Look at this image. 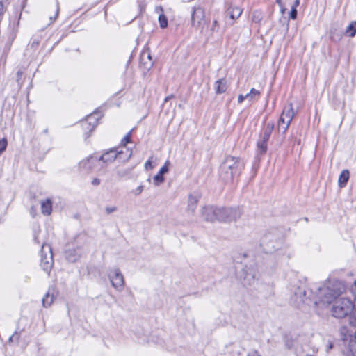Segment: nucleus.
I'll use <instances>...</instances> for the list:
<instances>
[{"label":"nucleus","instance_id":"obj_1","mask_svg":"<svg viewBox=\"0 0 356 356\" xmlns=\"http://www.w3.org/2000/svg\"><path fill=\"white\" fill-rule=\"evenodd\" d=\"M345 290V286L339 281L330 282L327 286L318 288V300L316 305H327L332 302V316L336 318H343L352 315L355 305L352 300L346 298H337Z\"/></svg>","mask_w":356,"mask_h":356},{"label":"nucleus","instance_id":"obj_2","mask_svg":"<svg viewBox=\"0 0 356 356\" xmlns=\"http://www.w3.org/2000/svg\"><path fill=\"white\" fill-rule=\"evenodd\" d=\"M243 166V163L240 158L232 156H227L220 165V176L225 182L232 181L234 177L240 175Z\"/></svg>","mask_w":356,"mask_h":356},{"label":"nucleus","instance_id":"obj_3","mask_svg":"<svg viewBox=\"0 0 356 356\" xmlns=\"http://www.w3.org/2000/svg\"><path fill=\"white\" fill-rule=\"evenodd\" d=\"M123 153L124 152L122 150L118 151L117 148H111L106 151L101 156L97 158L98 163L102 161L103 164L107 165L112 163L115 159H118L123 162L129 161L132 155V151L127 149V156L124 159L121 156Z\"/></svg>","mask_w":356,"mask_h":356},{"label":"nucleus","instance_id":"obj_4","mask_svg":"<svg viewBox=\"0 0 356 356\" xmlns=\"http://www.w3.org/2000/svg\"><path fill=\"white\" fill-rule=\"evenodd\" d=\"M243 213L242 209L238 207H219L218 221L222 222H236Z\"/></svg>","mask_w":356,"mask_h":356},{"label":"nucleus","instance_id":"obj_5","mask_svg":"<svg viewBox=\"0 0 356 356\" xmlns=\"http://www.w3.org/2000/svg\"><path fill=\"white\" fill-rule=\"evenodd\" d=\"M294 112L292 104L284 108L277 123V131L284 135L293 118Z\"/></svg>","mask_w":356,"mask_h":356},{"label":"nucleus","instance_id":"obj_6","mask_svg":"<svg viewBox=\"0 0 356 356\" xmlns=\"http://www.w3.org/2000/svg\"><path fill=\"white\" fill-rule=\"evenodd\" d=\"M205 10L200 6H194L191 10V24L193 27L202 29L206 24Z\"/></svg>","mask_w":356,"mask_h":356},{"label":"nucleus","instance_id":"obj_7","mask_svg":"<svg viewBox=\"0 0 356 356\" xmlns=\"http://www.w3.org/2000/svg\"><path fill=\"white\" fill-rule=\"evenodd\" d=\"M40 256V266L44 271L49 273L54 264L53 254L49 245H42Z\"/></svg>","mask_w":356,"mask_h":356},{"label":"nucleus","instance_id":"obj_8","mask_svg":"<svg viewBox=\"0 0 356 356\" xmlns=\"http://www.w3.org/2000/svg\"><path fill=\"white\" fill-rule=\"evenodd\" d=\"M108 277L112 286L119 291H122L124 286V279L120 270L118 268L111 269Z\"/></svg>","mask_w":356,"mask_h":356},{"label":"nucleus","instance_id":"obj_9","mask_svg":"<svg viewBox=\"0 0 356 356\" xmlns=\"http://www.w3.org/2000/svg\"><path fill=\"white\" fill-rule=\"evenodd\" d=\"M218 211L219 207L208 205L202 209L201 215L205 221L213 222L218 221Z\"/></svg>","mask_w":356,"mask_h":356},{"label":"nucleus","instance_id":"obj_10","mask_svg":"<svg viewBox=\"0 0 356 356\" xmlns=\"http://www.w3.org/2000/svg\"><path fill=\"white\" fill-rule=\"evenodd\" d=\"M98 163L97 157L90 156L86 159L82 160L79 163V169L81 171L89 172L95 169V166Z\"/></svg>","mask_w":356,"mask_h":356},{"label":"nucleus","instance_id":"obj_11","mask_svg":"<svg viewBox=\"0 0 356 356\" xmlns=\"http://www.w3.org/2000/svg\"><path fill=\"white\" fill-rule=\"evenodd\" d=\"M170 165L169 161H167L164 165L160 169L158 174H156L153 179L154 183L156 186H159L160 184L163 183L164 181L163 175L167 173L168 172V165Z\"/></svg>","mask_w":356,"mask_h":356},{"label":"nucleus","instance_id":"obj_12","mask_svg":"<svg viewBox=\"0 0 356 356\" xmlns=\"http://www.w3.org/2000/svg\"><path fill=\"white\" fill-rule=\"evenodd\" d=\"M140 60L146 69L149 70L153 65L152 56L148 51H145L142 53Z\"/></svg>","mask_w":356,"mask_h":356},{"label":"nucleus","instance_id":"obj_13","mask_svg":"<svg viewBox=\"0 0 356 356\" xmlns=\"http://www.w3.org/2000/svg\"><path fill=\"white\" fill-rule=\"evenodd\" d=\"M241 13L242 10L240 8L232 6H230L226 11V15L232 20L238 18Z\"/></svg>","mask_w":356,"mask_h":356},{"label":"nucleus","instance_id":"obj_14","mask_svg":"<svg viewBox=\"0 0 356 356\" xmlns=\"http://www.w3.org/2000/svg\"><path fill=\"white\" fill-rule=\"evenodd\" d=\"M227 88L225 79H220L215 82V92L216 94H222L226 92Z\"/></svg>","mask_w":356,"mask_h":356},{"label":"nucleus","instance_id":"obj_15","mask_svg":"<svg viewBox=\"0 0 356 356\" xmlns=\"http://www.w3.org/2000/svg\"><path fill=\"white\" fill-rule=\"evenodd\" d=\"M200 198V195L198 194H190L188 197V209L192 213L194 212L196 205Z\"/></svg>","mask_w":356,"mask_h":356},{"label":"nucleus","instance_id":"obj_16","mask_svg":"<svg viewBox=\"0 0 356 356\" xmlns=\"http://www.w3.org/2000/svg\"><path fill=\"white\" fill-rule=\"evenodd\" d=\"M273 129L274 124L273 122L267 123L264 129L263 134L261 135V139L264 141H268Z\"/></svg>","mask_w":356,"mask_h":356},{"label":"nucleus","instance_id":"obj_17","mask_svg":"<svg viewBox=\"0 0 356 356\" xmlns=\"http://www.w3.org/2000/svg\"><path fill=\"white\" fill-rule=\"evenodd\" d=\"M347 356H356V330L354 331V339H351L346 350Z\"/></svg>","mask_w":356,"mask_h":356},{"label":"nucleus","instance_id":"obj_18","mask_svg":"<svg viewBox=\"0 0 356 356\" xmlns=\"http://www.w3.org/2000/svg\"><path fill=\"white\" fill-rule=\"evenodd\" d=\"M294 296L298 303L305 302L306 300V291L305 289L298 287L294 292Z\"/></svg>","mask_w":356,"mask_h":356},{"label":"nucleus","instance_id":"obj_19","mask_svg":"<svg viewBox=\"0 0 356 356\" xmlns=\"http://www.w3.org/2000/svg\"><path fill=\"white\" fill-rule=\"evenodd\" d=\"M349 179V171L344 170L341 172L339 177V185L341 188L344 187Z\"/></svg>","mask_w":356,"mask_h":356},{"label":"nucleus","instance_id":"obj_20","mask_svg":"<svg viewBox=\"0 0 356 356\" xmlns=\"http://www.w3.org/2000/svg\"><path fill=\"white\" fill-rule=\"evenodd\" d=\"M42 212L44 214L49 215L51 212V202L50 200L47 199L46 201L43 202L41 205Z\"/></svg>","mask_w":356,"mask_h":356},{"label":"nucleus","instance_id":"obj_21","mask_svg":"<svg viewBox=\"0 0 356 356\" xmlns=\"http://www.w3.org/2000/svg\"><path fill=\"white\" fill-rule=\"evenodd\" d=\"M267 142L261 139L257 142V152L259 154H264L266 152L268 149Z\"/></svg>","mask_w":356,"mask_h":356},{"label":"nucleus","instance_id":"obj_22","mask_svg":"<svg viewBox=\"0 0 356 356\" xmlns=\"http://www.w3.org/2000/svg\"><path fill=\"white\" fill-rule=\"evenodd\" d=\"M356 33V22H352L346 29V34L349 37H353Z\"/></svg>","mask_w":356,"mask_h":356},{"label":"nucleus","instance_id":"obj_23","mask_svg":"<svg viewBox=\"0 0 356 356\" xmlns=\"http://www.w3.org/2000/svg\"><path fill=\"white\" fill-rule=\"evenodd\" d=\"M54 302L53 296H50L49 292H47L45 296L42 298V304L44 307H49Z\"/></svg>","mask_w":356,"mask_h":356},{"label":"nucleus","instance_id":"obj_24","mask_svg":"<svg viewBox=\"0 0 356 356\" xmlns=\"http://www.w3.org/2000/svg\"><path fill=\"white\" fill-rule=\"evenodd\" d=\"M260 95V92L254 88H252L250 90V92L248 94H246L247 99H249V101H252L255 97H259Z\"/></svg>","mask_w":356,"mask_h":356},{"label":"nucleus","instance_id":"obj_25","mask_svg":"<svg viewBox=\"0 0 356 356\" xmlns=\"http://www.w3.org/2000/svg\"><path fill=\"white\" fill-rule=\"evenodd\" d=\"M97 115L96 113H93V114L88 115L86 120V122H84L85 124H88L89 125L92 124V127L91 130H92L95 127V123H96L95 115Z\"/></svg>","mask_w":356,"mask_h":356},{"label":"nucleus","instance_id":"obj_26","mask_svg":"<svg viewBox=\"0 0 356 356\" xmlns=\"http://www.w3.org/2000/svg\"><path fill=\"white\" fill-rule=\"evenodd\" d=\"M159 22L160 26L163 29L168 26V19L163 14H160L159 16Z\"/></svg>","mask_w":356,"mask_h":356},{"label":"nucleus","instance_id":"obj_27","mask_svg":"<svg viewBox=\"0 0 356 356\" xmlns=\"http://www.w3.org/2000/svg\"><path fill=\"white\" fill-rule=\"evenodd\" d=\"M262 19L261 13L259 11H254L252 14V21L255 23H259Z\"/></svg>","mask_w":356,"mask_h":356},{"label":"nucleus","instance_id":"obj_28","mask_svg":"<svg viewBox=\"0 0 356 356\" xmlns=\"http://www.w3.org/2000/svg\"><path fill=\"white\" fill-rule=\"evenodd\" d=\"M131 131H130L121 140V145L125 146L127 143L131 142Z\"/></svg>","mask_w":356,"mask_h":356},{"label":"nucleus","instance_id":"obj_29","mask_svg":"<svg viewBox=\"0 0 356 356\" xmlns=\"http://www.w3.org/2000/svg\"><path fill=\"white\" fill-rule=\"evenodd\" d=\"M7 144V140L5 138L0 139V154L5 151Z\"/></svg>","mask_w":356,"mask_h":356},{"label":"nucleus","instance_id":"obj_30","mask_svg":"<svg viewBox=\"0 0 356 356\" xmlns=\"http://www.w3.org/2000/svg\"><path fill=\"white\" fill-rule=\"evenodd\" d=\"M23 74H24V72L21 70H19L17 72V79H16V81L18 83V85H22V76H23Z\"/></svg>","mask_w":356,"mask_h":356},{"label":"nucleus","instance_id":"obj_31","mask_svg":"<svg viewBox=\"0 0 356 356\" xmlns=\"http://www.w3.org/2000/svg\"><path fill=\"white\" fill-rule=\"evenodd\" d=\"M130 172H131L130 169H125V170H120V169H119V170H117V174L120 177H124V176L129 175L130 173Z\"/></svg>","mask_w":356,"mask_h":356},{"label":"nucleus","instance_id":"obj_32","mask_svg":"<svg viewBox=\"0 0 356 356\" xmlns=\"http://www.w3.org/2000/svg\"><path fill=\"white\" fill-rule=\"evenodd\" d=\"M73 252H74V250L69 251L68 254L67 256V259L72 262H74L78 259V257H76L72 254Z\"/></svg>","mask_w":356,"mask_h":356},{"label":"nucleus","instance_id":"obj_33","mask_svg":"<svg viewBox=\"0 0 356 356\" xmlns=\"http://www.w3.org/2000/svg\"><path fill=\"white\" fill-rule=\"evenodd\" d=\"M19 334L17 332H15L10 338L9 341L13 342V341H17L19 339Z\"/></svg>","mask_w":356,"mask_h":356},{"label":"nucleus","instance_id":"obj_34","mask_svg":"<svg viewBox=\"0 0 356 356\" xmlns=\"http://www.w3.org/2000/svg\"><path fill=\"white\" fill-rule=\"evenodd\" d=\"M297 17V10L296 8L291 7V10L290 12V18L292 19H296Z\"/></svg>","mask_w":356,"mask_h":356},{"label":"nucleus","instance_id":"obj_35","mask_svg":"<svg viewBox=\"0 0 356 356\" xmlns=\"http://www.w3.org/2000/svg\"><path fill=\"white\" fill-rule=\"evenodd\" d=\"M117 209H118L117 207H115V206H113V207H106L105 208V211H106L107 214H111V213L116 211Z\"/></svg>","mask_w":356,"mask_h":356},{"label":"nucleus","instance_id":"obj_36","mask_svg":"<svg viewBox=\"0 0 356 356\" xmlns=\"http://www.w3.org/2000/svg\"><path fill=\"white\" fill-rule=\"evenodd\" d=\"M218 26V22L217 20H214L213 22L212 27L211 29V31L213 32L217 31L216 28Z\"/></svg>","mask_w":356,"mask_h":356},{"label":"nucleus","instance_id":"obj_37","mask_svg":"<svg viewBox=\"0 0 356 356\" xmlns=\"http://www.w3.org/2000/svg\"><path fill=\"white\" fill-rule=\"evenodd\" d=\"M145 168L146 170H148V169H152L153 168V165H152V161H147L145 164Z\"/></svg>","mask_w":356,"mask_h":356},{"label":"nucleus","instance_id":"obj_38","mask_svg":"<svg viewBox=\"0 0 356 356\" xmlns=\"http://www.w3.org/2000/svg\"><path fill=\"white\" fill-rule=\"evenodd\" d=\"M143 191V186L140 185L139 186L135 191V194L136 195H139L142 193V191Z\"/></svg>","mask_w":356,"mask_h":356},{"label":"nucleus","instance_id":"obj_39","mask_svg":"<svg viewBox=\"0 0 356 356\" xmlns=\"http://www.w3.org/2000/svg\"><path fill=\"white\" fill-rule=\"evenodd\" d=\"M245 99H247L246 95H239L238 97V102L239 104H241Z\"/></svg>","mask_w":356,"mask_h":356},{"label":"nucleus","instance_id":"obj_40","mask_svg":"<svg viewBox=\"0 0 356 356\" xmlns=\"http://www.w3.org/2000/svg\"><path fill=\"white\" fill-rule=\"evenodd\" d=\"M100 184V179H98V178H95L92 181V185H95V186H97Z\"/></svg>","mask_w":356,"mask_h":356},{"label":"nucleus","instance_id":"obj_41","mask_svg":"<svg viewBox=\"0 0 356 356\" xmlns=\"http://www.w3.org/2000/svg\"><path fill=\"white\" fill-rule=\"evenodd\" d=\"M276 3L279 5L280 8L282 9V13L284 12V9L283 8V4L282 0H276Z\"/></svg>","mask_w":356,"mask_h":356},{"label":"nucleus","instance_id":"obj_42","mask_svg":"<svg viewBox=\"0 0 356 356\" xmlns=\"http://www.w3.org/2000/svg\"><path fill=\"white\" fill-rule=\"evenodd\" d=\"M300 0H295L292 7L296 8L300 5Z\"/></svg>","mask_w":356,"mask_h":356},{"label":"nucleus","instance_id":"obj_43","mask_svg":"<svg viewBox=\"0 0 356 356\" xmlns=\"http://www.w3.org/2000/svg\"><path fill=\"white\" fill-rule=\"evenodd\" d=\"M174 97V95H168L167 96L165 99H164V102L165 103H167L170 99H171L172 98Z\"/></svg>","mask_w":356,"mask_h":356},{"label":"nucleus","instance_id":"obj_44","mask_svg":"<svg viewBox=\"0 0 356 356\" xmlns=\"http://www.w3.org/2000/svg\"><path fill=\"white\" fill-rule=\"evenodd\" d=\"M249 356H261V355L258 353V352L254 351V352L252 353L251 354H250Z\"/></svg>","mask_w":356,"mask_h":356},{"label":"nucleus","instance_id":"obj_45","mask_svg":"<svg viewBox=\"0 0 356 356\" xmlns=\"http://www.w3.org/2000/svg\"><path fill=\"white\" fill-rule=\"evenodd\" d=\"M156 10L157 11V13H159V11H163V8L161 6L156 7Z\"/></svg>","mask_w":356,"mask_h":356},{"label":"nucleus","instance_id":"obj_46","mask_svg":"<svg viewBox=\"0 0 356 356\" xmlns=\"http://www.w3.org/2000/svg\"><path fill=\"white\" fill-rule=\"evenodd\" d=\"M123 154H124V152L122 154V156H122V159H124L126 158V156H127V152H125V156H124V155H123Z\"/></svg>","mask_w":356,"mask_h":356},{"label":"nucleus","instance_id":"obj_47","mask_svg":"<svg viewBox=\"0 0 356 356\" xmlns=\"http://www.w3.org/2000/svg\"><path fill=\"white\" fill-rule=\"evenodd\" d=\"M58 14V8L56 10V16L54 17V19L56 18Z\"/></svg>","mask_w":356,"mask_h":356},{"label":"nucleus","instance_id":"obj_48","mask_svg":"<svg viewBox=\"0 0 356 356\" xmlns=\"http://www.w3.org/2000/svg\"><path fill=\"white\" fill-rule=\"evenodd\" d=\"M354 329L356 330V325H351Z\"/></svg>","mask_w":356,"mask_h":356}]
</instances>
